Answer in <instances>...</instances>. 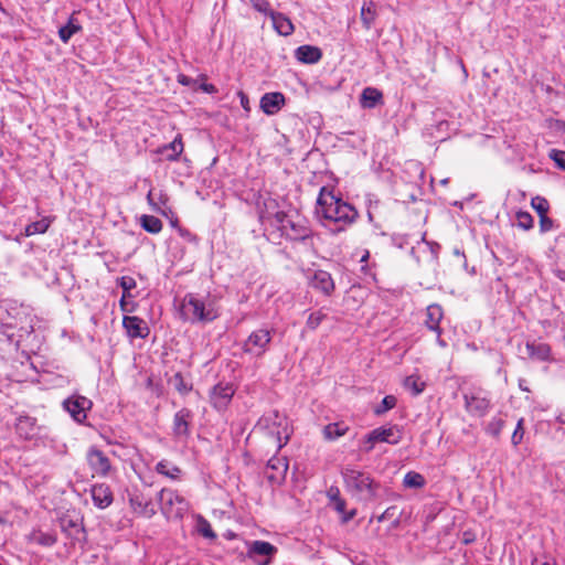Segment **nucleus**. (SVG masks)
<instances>
[{
	"instance_id": "bf43d9fd",
	"label": "nucleus",
	"mask_w": 565,
	"mask_h": 565,
	"mask_svg": "<svg viewBox=\"0 0 565 565\" xmlns=\"http://www.w3.org/2000/svg\"><path fill=\"white\" fill-rule=\"evenodd\" d=\"M238 95L241 97V105H242V107L245 110H249V100H248L247 95L245 93H243V92H239Z\"/></svg>"
},
{
	"instance_id": "c9c22d12",
	"label": "nucleus",
	"mask_w": 565,
	"mask_h": 565,
	"mask_svg": "<svg viewBox=\"0 0 565 565\" xmlns=\"http://www.w3.org/2000/svg\"><path fill=\"white\" fill-rule=\"evenodd\" d=\"M289 220L290 218L288 217V214L284 211H278L274 214V222L275 225L277 226V230L279 231L278 237L285 236Z\"/></svg>"
},
{
	"instance_id": "338daca9",
	"label": "nucleus",
	"mask_w": 565,
	"mask_h": 565,
	"mask_svg": "<svg viewBox=\"0 0 565 565\" xmlns=\"http://www.w3.org/2000/svg\"><path fill=\"white\" fill-rule=\"evenodd\" d=\"M355 516V510L350 511L348 514L343 515V522H348Z\"/></svg>"
},
{
	"instance_id": "052dcab7",
	"label": "nucleus",
	"mask_w": 565,
	"mask_h": 565,
	"mask_svg": "<svg viewBox=\"0 0 565 565\" xmlns=\"http://www.w3.org/2000/svg\"><path fill=\"white\" fill-rule=\"evenodd\" d=\"M363 444H364V451L370 452L374 448V445L377 444V441H369V434H367L363 439Z\"/></svg>"
},
{
	"instance_id": "0e129e2a",
	"label": "nucleus",
	"mask_w": 565,
	"mask_h": 565,
	"mask_svg": "<svg viewBox=\"0 0 565 565\" xmlns=\"http://www.w3.org/2000/svg\"><path fill=\"white\" fill-rule=\"evenodd\" d=\"M366 215H367L369 222L374 224V213L372 212V200H369Z\"/></svg>"
},
{
	"instance_id": "9d476101",
	"label": "nucleus",
	"mask_w": 565,
	"mask_h": 565,
	"mask_svg": "<svg viewBox=\"0 0 565 565\" xmlns=\"http://www.w3.org/2000/svg\"><path fill=\"white\" fill-rule=\"evenodd\" d=\"M284 237L288 241L299 242L308 246L309 241L312 238V230L307 221L295 222L289 220Z\"/></svg>"
},
{
	"instance_id": "ddd939ff",
	"label": "nucleus",
	"mask_w": 565,
	"mask_h": 565,
	"mask_svg": "<svg viewBox=\"0 0 565 565\" xmlns=\"http://www.w3.org/2000/svg\"><path fill=\"white\" fill-rule=\"evenodd\" d=\"M285 105L286 97L280 92L265 93L259 102V108L267 116H274L278 114Z\"/></svg>"
},
{
	"instance_id": "8fccbe9b",
	"label": "nucleus",
	"mask_w": 565,
	"mask_h": 565,
	"mask_svg": "<svg viewBox=\"0 0 565 565\" xmlns=\"http://www.w3.org/2000/svg\"><path fill=\"white\" fill-rule=\"evenodd\" d=\"M323 319L320 312L311 313L308 318L307 324L310 329H316Z\"/></svg>"
},
{
	"instance_id": "a211bd4d",
	"label": "nucleus",
	"mask_w": 565,
	"mask_h": 565,
	"mask_svg": "<svg viewBox=\"0 0 565 565\" xmlns=\"http://www.w3.org/2000/svg\"><path fill=\"white\" fill-rule=\"evenodd\" d=\"M94 504L99 509L109 507L113 502V493L109 487L105 483L93 486L90 490Z\"/></svg>"
},
{
	"instance_id": "39448f33",
	"label": "nucleus",
	"mask_w": 565,
	"mask_h": 565,
	"mask_svg": "<svg viewBox=\"0 0 565 565\" xmlns=\"http://www.w3.org/2000/svg\"><path fill=\"white\" fill-rule=\"evenodd\" d=\"M6 310L13 320L8 324L18 329L20 338L28 337L34 331L35 317L29 306L10 301L7 303Z\"/></svg>"
},
{
	"instance_id": "f3484780",
	"label": "nucleus",
	"mask_w": 565,
	"mask_h": 565,
	"mask_svg": "<svg viewBox=\"0 0 565 565\" xmlns=\"http://www.w3.org/2000/svg\"><path fill=\"white\" fill-rule=\"evenodd\" d=\"M322 56V50L315 45L305 44L295 50V57L302 64H317Z\"/></svg>"
},
{
	"instance_id": "b1692460",
	"label": "nucleus",
	"mask_w": 565,
	"mask_h": 565,
	"mask_svg": "<svg viewBox=\"0 0 565 565\" xmlns=\"http://www.w3.org/2000/svg\"><path fill=\"white\" fill-rule=\"evenodd\" d=\"M129 501L135 512L140 513L147 518H151L154 514V510L150 500L142 494L135 493L130 497Z\"/></svg>"
},
{
	"instance_id": "774afa93",
	"label": "nucleus",
	"mask_w": 565,
	"mask_h": 565,
	"mask_svg": "<svg viewBox=\"0 0 565 565\" xmlns=\"http://www.w3.org/2000/svg\"><path fill=\"white\" fill-rule=\"evenodd\" d=\"M369 258H370V252L369 250H365L364 254L362 255L361 257V260L360 263L363 265V264H366L369 263Z\"/></svg>"
},
{
	"instance_id": "de8ad7c7",
	"label": "nucleus",
	"mask_w": 565,
	"mask_h": 565,
	"mask_svg": "<svg viewBox=\"0 0 565 565\" xmlns=\"http://www.w3.org/2000/svg\"><path fill=\"white\" fill-rule=\"evenodd\" d=\"M540 217V231L542 233L548 232L554 227V221L547 216V214Z\"/></svg>"
},
{
	"instance_id": "4d7b16f0",
	"label": "nucleus",
	"mask_w": 565,
	"mask_h": 565,
	"mask_svg": "<svg viewBox=\"0 0 565 565\" xmlns=\"http://www.w3.org/2000/svg\"><path fill=\"white\" fill-rule=\"evenodd\" d=\"M333 505L339 513L344 514L345 501L342 498H337V501L333 502Z\"/></svg>"
},
{
	"instance_id": "e2e57ef3",
	"label": "nucleus",
	"mask_w": 565,
	"mask_h": 565,
	"mask_svg": "<svg viewBox=\"0 0 565 565\" xmlns=\"http://www.w3.org/2000/svg\"><path fill=\"white\" fill-rule=\"evenodd\" d=\"M315 287L321 288L324 295H330L334 289V285H315Z\"/></svg>"
},
{
	"instance_id": "680f3d73",
	"label": "nucleus",
	"mask_w": 565,
	"mask_h": 565,
	"mask_svg": "<svg viewBox=\"0 0 565 565\" xmlns=\"http://www.w3.org/2000/svg\"><path fill=\"white\" fill-rule=\"evenodd\" d=\"M328 495L332 502H335L337 498H341L338 488H330V490L328 491Z\"/></svg>"
},
{
	"instance_id": "4be33fe9",
	"label": "nucleus",
	"mask_w": 565,
	"mask_h": 565,
	"mask_svg": "<svg viewBox=\"0 0 565 565\" xmlns=\"http://www.w3.org/2000/svg\"><path fill=\"white\" fill-rule=\"evenodd\" d=\"M269 18L271 19L273 26L278 34L288 36L295 31L291 20L286 14L275 11L270 12Z\"/></svg>"
},
{
	"instance_id": "6e6552de",
	"label": "nucleus",
	"mask_w": 565,
	"mask_h": 565,
	"mask_svg": "<svg viewBox=\"0 0 565 565\" xmlns=\"http://www.w3.org/2000/svg\"><path fill=\"white\" fill-rule=\"evenodd\" d=\"M87 463L94 475L107 477L111 470L109 458L99 449L92 447L86 454Z\"/></svg>"
},
{
	"instance_id": "09e8293b",
	"label": "nucleus",
	"mask_w": 565,
	"mask_h": 565,
	"mask_svg": "<svg viewBox=\"0 0 565 565\" xmlns=\"http://www.w3.org/2000/svg\"><path fill=\"white\" fill-rule=\"evenodd\" d=\"M178 82L183 86H191L194 90H196V86L199 83L198 79L186 76L184 74H180L178 76Z\"/></svg>"
},
{
	"instance_id": "c756f323",
	"label": "nucleus",
	"mask_w": 565,
	"mask_h": 565,
	"mask_svg": "<svg viewBox=\"0 0 565 565\" xmlns=\"http://www.w3.org/2000/svg\"><path fill=\"white\" fill-rule=\"evenodd\" d=\"M156 471L160 475H163L172 480H175L179 478L181 470L179 467L171 465L167 460H161L156 466Z\"/></svg>"
},
{
	"instance_id": "69168bd1",
	"label": "nucleus",
	"mask_w": 565,
	"mask_h": 565,
	"mask_svg": "<svg viewBox=\"0 0 565 565\" xmlns=\"http://www.w3.org/2000/svg\"><path fill=\"white\" fill-rule=\"evenodd\" d=\"M555 126H556L557 130L565 134V121L564 120L557 119L555 122Z\"/></svg>"
},
{
	"instance_id": "a878e982",
	"label": "nucleus",
	"mask_w": 565,
	"mask_h": 565,
	"mask_svg": "<svg viewBox=\"0 0 565 565\" xmlns=\"http://www.w3.org/2000/svg\"><path fill=\"white\" fill-rule=\"evenodd\" d=\"M443 318V309L438 305H429L426 309V326L433 330L439 332V322Z\"/></svg>"
},
{
	"instance_id": "6ab92c4d",
	"label": "nucleus",
	"mask_w": 565,
	"mask_h": 565,
	"mask_svg": "<svg viewBox=\"0 0 565 565\" xmlns=\"http://www.w3.org/2000/svg\"><path fill=\"white\" fill-rule=\"evenodd\" d=\"M17 434L25 439H32L38 434L36 420L30 416H20L15 423Z\"/></svg>"
},
{
	"instance_id": "7ed1b4c3",
	"label": "nucleus",
	"mask_w": 565,
	"mask_h": 565,
	"mask_svg": "<svg viewBox=\"0 0 565 565\" xmlns=\"http://www.w3.org/2000/svg\"><path fill=\"white\" fill-rule=\"evenodd\" d=\"M254 433L264 436L267 443L278 451L289 440L287 417L277 411L264 414L255 425Z\"/></svg>"
},
{
	"instance_id": "864d4df0",
	"label": "nucleus",
	"mask_w": 565,
	"mask_h": 565,
	"mask_svg": "<svg viewBox=\"0 0 565 565\" xmlns=\"http://www.w3.org/2000/svg\"><path fill=\"white\" fill-rule=\"evenodd\" d=\"M199 89L206 94L217 93L216 86L213 84H210V83H201V84L198 83L196 90H199Z\"/></svg>"
},
{
	"instance_id": "0eeeda50",
	"label": "nucleus",
	"mask_w": 565,
	"mask_h": 565,
	"mask_svg": "<svg viewBox=\"0 0 565 565\" xmlns=\"http://www.w3.org/2000/svg\"><path fill=\"white\" fill-rule=\"evenodd\" d=\"M270 341V331L267 329H258L252 332L246 339L243 350L254 358H260L267 351Z\"/></svg>"
},
{
	"instance_id": "cd10ccee",
	"label": "nucleus",
	"mask_w": 565,
	"mask_h": 565,
	"mask_svg": "<svg viewBox=\"0 0 565 565\" xmlns=\"http://www.w3.org/2000/svg\"><path fill=\"white\" fill-rule=\"evenodd\" d=\"M526 352L532 358L546 361L550 359L551 349L545 343H526Z\"/></svg>"
},
{
	"instance_id": "13d9d810",
	"label": "nucleus",
	"mask_w": 565,
	"mask_h": 565,
	"mask_svg": "<svg viewBox=\"0 0 565 565\" xmlns=\"http://www.w3.org/2000/svg\"><path fill=\"white\" fill-rule=\"evenodd\" d=\"M532 565H555L553 558H534Z\"/></svg>"
},
{
	"instance_id": "423d86ee",
	"label": "nucleus",
	"mask_w": 565,
	"mask_h": 565,
	"mask_svg": "<svg viewBox=\"0 0 565 565\" xmlns=\"http://www.w3.org/2000/svg\"><path fill=\"white\" fill-rule=\"evenodd\" d=\"M159 501L162 512L169 518H182L189 510L188 501L172 489H162Z\"/></svg>"
},
{
	"instance_id": "7c9ffc66",
	"label": "nucleus",
	"mask_w": 565,
	"mask_h": 565,
	"mask_svg": "<svg viewBox=\"0 0 565 565\" xmlns=\"http://www.w3.org/2000/svg\"><path fill=\"white\" fill-rule=\"evenodd\" d=\"M425 382L418 375L412 374L404 381V387L412 392L413 395H419L425 390Z\"/></svg>"
},
{
	"instance_id": "58836bf2",
	"label": "nucleus",
	"mask_w": 565,
	"mask_h": 565,
	"mask_svg": "<svg viewBox=\"0 0 565 565\" xmlns=\"http://www.w3.org/2000/svg\"><path fill=\"white\" fill-rule=\"evenodd\" d=\"M376 265L375 264H363L361 265V273H362V276L361 278L363 280H365L366 282H369V280H372L374 282H377V275H376Z\"/></svg>"
},
{
	"instance_id": "f03ea898",
	"label": "nucleus",
	"mask_w": 565,
	"mask_h": 565,
	"mask_svg": "<svg viewBox=\"0 0 565 565\" xmlns=\"http://www.w3.org/2000/svg\"><path fill=\"white\" fill-rule=\"evenodd\" d=\"M221 295L215 290H200L184 296L181 303L182 317L192 323H209L220 315Z\"/></svg>"
},
{
	"instance_id": "2eb2a0df",
	"label": "nucleus",
	"mask_w": 565,
	"mask_h": 565,
	"mask_svg": "<svg viewBox=\"0 0 565 565\" xmlns=\"http://www.w3.org/2000/svg\"><path fill=\"white\" fill-rule=\"evenodd\" d=\"M359 103L363 109H373L384 105V96L379 88L367 86L361 92Z\"/></svg>"
},
{
	"instance_id": "9b49d317",
	"label": "nucleus",
	"mask_w": 565,
	"mask_h": 565,
	"mask_svg": "<svg viewBox=\"0 0 565 565\" xmlns=\"http://www.w3.org/2000/svg\"><path fill=\"white\" fill-rule=\"evenodd\" d=\"M465 407L475 416H484L490 408V399L481 391L465 394Z\"/></svg>"
},
{
	"instance_id": "5fc2aeb1",
	"label": "nucleus",
	"mask_w": 565,
	"mask_h": 565,
	"mask_svg": "<svg viewBox=\"0 0 565 565\" xmlns=\"http://www.w3.org/2000/svg\"><path fill=\"white\" fill-rule=\"evenodd\" d=\"M328 281L333 282L330 274L327 271H319L318 274L315 275V279L312 282L323 284V282H328Z\"/></svg>"
},
{
	"instance_id": "4c0bfd02",
	"label": "nucleus",
	"mask_w": 565,
	"mask_h": 565,
	"mask_svg": "<svg viewBox=\"0 0 565 565\" xmlns=\"http://www.w3.org/2000/svg\"><path fill=\"white\" fill-rule=\"evenodd\" d=\"M397 399L394 395H386L382 403L374 408L376 415H382L396 406Z\"/></svg>"
},
{
	"instance_id": "412c9836",
	"label": "nucleus",
	"mask_w": 565,
	"mask_h": 565,
	"mask_svg": "<svg viewBox=\"0 0 565 565\" xmlns=\"http://www.w3.org/2000/svg\"><path fill=\"white\" fill-rule=\"evenodd\" d=\"M277 552V548L265 541H254L249 547V556H267V559L264 562H259V565H268L270 562V557Z\"/></svg>"
},
{
	"instance_id": "603ef678",
	"label": "nucleus",
	"mask_w": 565,
	"mask_h": 565,
	"mask_svg": "<svg viewBox=\"0 0 565 565\" xmlns=\"http://www.w3.org/2000/svg\"><path fill=\"white\" fill-rule=\"evenodd\" d=\"M121 286L124 287V292H122V297L120 299V302H121L122 308L125 309L126 300H127V298L132 297L131 290L137 285L129 284V285H121Z\"/></svg>"
},
{
	"instance_id": "1a4fd4ad",
	"label": "nucleus",
	"mask_w": 565,
	"mask_h": 565,
	"mask_svg": "<svg viewBox=\"0 0 565 565\" xmlns=\"http://www.w3.org/2000/svg\"><path fill=\"white\" fill-rule=\"evenodd\" d=\"M65 411L77 422L86 419V412L92 407V402L85 396L74 395L64 401Z\"/></svg>"
},
{
	"instance_id": "72a5a7b5",
	"label": "nucleus",
	"mask_w": 565,
	"mask_h": 565,
	"mask_svg": "<svg viewBox=\"0 0 565 565\" xmlns=\"http://www.w3.org/2000/svg\"><path fill=\"white\" fill-rule=\"evenodd\" d=\"M374 7V3L371 1L369 6L364 4L361 9V20L366 29H370L375 20L376 13Z\"/></svg>"
},
{
	"instance_id": "4468645a",
	"label": "nucleus",
	"mask_w": 565,
	"mask_h": 565,
	"mask_svg": "<svg viewBox=\"0 0 565 565\" xmlns=\"http://www.w3.org/2000/svg\"><path fill=\"white\" fill-rule=\"evenodd\" d=\"M402 439V431L397 426L379 427L369 433V441L387 443L396 445Z\"/></svg>"
},
{
	"instance_id": "79ce46f5",
	"label": "nucleus",
	"mask_w": 565,
	"mask_h": 565,
	"mask_svg": "<svg viewBox=\"0 0 565 565\" xmlns=\"http://www.w3.org/2000/svg\"><path fill=\"white\" fill-rule=\"evenodd\" d=\"M551 160L554 161L555 166L565 171V151L558 149H552L548 153Z\"/></svg>"
},
{
	"instance_id": "37998d69",
	"label": "nucleus",
	"mask_w": 565,
	"mask_h": 565,
	"mask_svg": "<svg viewBox=\"0 0 565 565\" xmlns=\"http://www.w3.org/2000/svg\"><path fill=\"white\" fill-rule=\"evenodd\" d=\"M199 533L206 539H215L216 535L213 532L211 524L203 518H200L198 523Z\"/></svg>"
},
{
	"instance_id": "dca6fc26",
	"label": "nucleus",
	"mask_w": 565,
	"mask_h": 565,
	"mask_svg": "<svg viewBox=\"0 0 565 565\" xmlns=\"http://www.w3.org/2000/svg\"><path fill=\"white\" fill-rule=\"evenodd\" d=\"M183 149L184 146L182 141V135L178 134L171 142L159 147L156 152L161 154L167 161H178L181 153L183 152Z\"/></svg>"
},
{
	"instance_id": "6e6d98bb",
	"label": "nucleus",
	"mask_w": 565,
	"mask_h": 565,
	"mask_svg": "<svg viewBox=\"0 0 565 565\" xmlns=\"http://www.w3.org/2000/svg\"><path fill=\"white\" fill-rule=\"evenodd\" d=\"M268 466L273 469H278L279 466L282 467V470L286 471L288 468V465L285 462H281L280 459H270L268 461Z\"/></svg>"
},
{
	"instance_id": "e433bc0d",
	"label": "nucleus",
	"mask_w": 565,
	"mask_h": 565,
	"mask_svg": "<svg viewBox=\"0 0 565 565\" xmlns=\"http://www.w3.org/2000/svg\"><path fill=\"white\" fill-rule=\"evenodd\" d=\"M531 205L535 210L539 216L545 215L548 213L550 204L548 201L543 196H535L531 200Z\"/></svg>"
},
{
	"instance_id": "a19ab883",
	"label": "nucleus",
	"mask_w": 565,
	"mask_h": 565,
	"mask_svg": "<svg viewBox=\"0 0 565 565\" xmlns=\"http://www.w3.org/2000/svg\"><path fill=\"white\" fill-rule=\"evenodd\" d=\"M250 6L257 12L264 13L265 15L270 17V12H275L270 8V3L268 0H249Z\"/></svg>"
},
{
	"instance_id": "f704fd0d",
	"label": "nucleus",
	"mask_w": 565,
	"mask_h": 565,
	"mask_svg": "<svg viewBox=\"0 0 565 565\" xmlns=\"http://www.w3.org/2000/svg\"><path fill=\"white\" fill-rule=\"evenodd\" d=\"M515 216L518 221V226L521 227L522 230L529 231L533 227L534 218L529 212L520 210L516 212Z\"/></svg>"
},
{
	"instance_id": "bb28decb",
	"label": "nucleus",
	"mask_w": 565,
	"mask_h": 565,
	"mask_svg": "<svg viewBox=\"0 0 565 565\" xmlns=\"http://www.w3.org/2000/svg\"><path fill=\"white\" fill-rule=\"evenodd\" d=\"M139 224L143 231L150 234L160 233L163 226L159 217L149 214H142L139 218Z\"/></svg>"
},
{
	"instance_id": "3c124183",
	"label": "nucleus",
	"mask_w": 565,
	"mask_h": 565,
	"mask_svg": "<svg viewBox=\"0 0 565 565\" xmlns=\"http://www.w3.org/2000/svg\"><path fill=\"white\" fill-rule=\"evenodd\" d=\"M179 235L184 238L185 241L190 242V243H196L198 242V237L195 234L191 233L188 228L185 227H179V231H178Z\"/></svg>"
},
{
	"instance_id": "49530a36",
	"label": "nucleus",
	"mask_w": 565,
	"mask_h": 565,
	"mask_svg": "<svg viewBox=\"0 0 565 565\" xmlns=\"http://www.w3.org/2000/svg\"><path fill=\"white\" fill-rule=\"evenodd\" d=\"M523 423H524V419L520 418L518 420L516 427L512 434L511 441L514 446H518L523 439V436H524Z\"/></svg>"
},
{
	"instance_id": "5701e85b",
	"label": "nucleus",
	"mask_w": 565,
	"mask_h": 565,
	"mask_svg": "<svg viewBox=\"0 0 565 565\" xmlns=\"http://www.w3.org/2000/svg\"><path fill=\"white\" fill-rule=\"evenodd\" d=\"M122 324L130 338H145L148 334V328L138 317H125Z\"/></svg>"
},
{
	"instance_id": "ea45409f",
	"label": "nucleus",
	"mask_w": 565,
	"mask_h": 565,
	"mask_svg": "<svg viewBox=\"0 0 565 565\" xmlns=\"http://www.w3.org/2000/svg\"><path fill=\"white\" fill-rule=\"evenodd\" d=\"M53 220H54V217L44 216L41 220L32 222L30 224L32 226L33 232H35V234H44L51 226Z\"/></svg>"
},
{
	"instance_id": "393cba45",
	"label": "nucleus",
	"mask_w": 565,
	"mask_h": 565,
	"mask_svg": "<svg viewBox=\"0 0 565 565\" xmlns=\"http://www.w3.org/2000/svg\"><path fill=\"white\" fill-rule=\"evenodd\" d=\"M74 14L73 13L68 20H67V23L62 25L60 29H58V38L60 40L63 42V43H68L70 40L72 39V36L78 32L82 31V25L79 24V22L74 18Z\"/></svg>"
},
{
	"instance_id": "2f4dec72",
	"label": "nucleus",
	"mask_w": 565,
	"mask_h": 565,
	"mask_svg": "<svg viewBox=\"0 0 565 565\" xmlns=\"http://www.w3.org/2000/svg\"><path fill=\"white\" fill-rule=\"evenodd\" d=\"M29 540L43 546H52L56 542V537L54 535L50 533H43L41 531H33L29 535Z\"/></svg>"
},
{
	"instance_id": "473e14b6",
	"label": "nucleus",
	"mask_w": 565,
	"mask_h": 565,
	"mask_svg": "<svg viewBox=\"0 0 565 565\" xmlns=\"http://www.w3.org/2000/svg\"><path fill=\"white\" fill-rule=\"evenodd\" d=\"M403 484L406 488L420 489L425 486V478L415 471H409L405 475Z\"/></svg>"
},
{
	"instance_id": "f8f14e48",
	"label": "nucleus",
	"mask_w": 565,
	"mask_h": 565,
	"mask_svg": "<svg viewBox=\"0 0 565 565\" xmlns=\"http://www.w3.org/2000/svg\"><path fill=\"white\" fill-rule=\"evenodd\" d=\"M234 393H235V390H234L233 385H231L228 383H226V384L218 383L211 391V395H210L211 403L216 409L223 411L231 403Z\"/></svg>"
},
{
	"instance_id": "a18cd8bd",
	"label": "nucleus",
	"mask_w": 565,
	"mask_h": 565,
	"mask_svg": "<svg viewBox=\"0 0 565 565\" xmlns=\"http://www.w3.org/2000/svg\"><path fill=\"white\" fill-rule=\"evenodd\" d=\"M171 383L181 394H186L191 390V386L188 385L182 375L179 373L172 377Z\"/></svg>"
},
{
	"instance_id": "f257e3e1",
	"label": "nucleus",
	"mask_w": 565,
	"mask_h": 565,
	"mask_svg": "<svg viewBox=\"0 0 565 565\" xmlns=\"http://www.w3.org/2000/svg\"><path fill=\"white\" fill-rule=\"evenodd\" d=\"M315 213L320 221H328L339 225L332 230L334 234L344 232L359 217L355 206L344 201L341 193L335 194L334 190L328 186L320 189Z\"/></svg>"
},
{
	"instance_id": "aec40b11",
	"label": "nucleus",
	"mask_w": 565,
	"mask_h": 565,
	"mask_svg": "<svg viewBox=\"0 0 565 565\" xmlns=\"http://www.w3.org/2000/svg\"><path fill=\"white\" fill-rule=\"evenodd\" d=\"M192 419L191 411L182 408L175 413L173 418V431L179 437H186L190 434L189 425Z\"/></svg>"
},
{
	"instance_id": "20e7f679",
	"label": "nucleus",
	"mask_w": 565,
	"mask_h": 565,
	"mask_svg": "<svg viewBox=\"0 0 565 565\" xmlns=\"http://www.w3.org/2000/svg\"><path fill=\"white\" fill-rule=\"evenodd\" d=\"M341 475L347 491L353 498L362 502H372L376 500L381 486L371 477L370 473L351 467H345L342 469Z\"/></svg>"
},
{
	"instance_id": "c85d7f7f",
	"label": "nucleus",
	"mask_w": 565,
	"mask_h": 565,
	"mask_svg": "<svg viewBox=\"0 0 565 565\" xmlns=\"http://www.w3.org/2000/svg\"><path fill=\"white\" fill-rule=\"evenodd\" d=\"M349 427L343 423H332L323 428V437L327 440H335L347 434Z\"/></svg>"
},
{
	"instance_id": "c03bdc74",
	"label": "nucleus",
	"mask_w": 565,
	"mask_h": 565,
	"mask_svg": "<svg viewBox=\"0 0 565 565\" xmlns=\"http://www.w3.org/2000/svg\"><path fill=\"white\" fill-rule=\"evenodd\" d=\"M504 426V422L501 418L493 417L488 426H487V433L497 437L500 435L502 428Z\"/></svg>"
}]
</instances>
